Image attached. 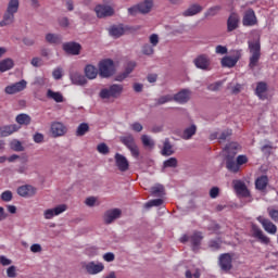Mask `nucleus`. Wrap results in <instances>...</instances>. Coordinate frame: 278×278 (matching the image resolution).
Here are the masks:
<instances>
[{
	"label": "nucleus",
	"mask_w": 278,
	"mask_h": 278,
	"mask_svg": "<svg viewBox=\"0 0 278 278\" xmlns=\"http://www.w3.org/2000/svg\"><path fill=\"white\" fill-rule=\"evenodd\" d=\"M21 8V0H8L7 9L2 15V20L0 21V27H9L15 21L16 14H18V10Z\"/></svg>",
	"instance_id": "obj_1"
},
{
	"label": "nucleus",
	"mask_w": 278,
	"mask_h": 278,
	"mask_svg": "<svg viewBox=\"0 0 278 278\" xmlns=\"http://www.w3.org/2000/svg\"><path fill=\"white\" fill-rule=\"evenodd\" d=\"M125 91V87L121 84H113L109 87L102 88L99 92L102 101H112V99H119Z\"/></svg>",
	"instance_id": "obj_2"
},
{
	"label": "nucleus",
	"mask_w": 278,
	"mask_h": 278,
	"mask_svg": "<svg viewBox=\"0 0 278 278\" xmlns=\"http://www.w3.org/2000/svg\"><path fill=\"white\" fill-rule=\"evenodd\" d=\"M155 3L153 0H143L139 2L137 5H134L131 8H128V14L131 16H136V14H149L152 10Z\"/></svg>",
	"instance_id": "obj_3"
},
{
	"label": "nucleus",
	"mask_w": 278,
	"mask_h": 278,
	"mask_svg": "<svg viewBox=\"0 0 278 278\" xmlns=\"http://www.w3.org/2000/svg\"><path fill=\"white\" fill-rule=\"evenodd\" d=\"M249 50L251 53L249 67L253 71L262 58L260 41H249Z\"/></svg>",
	"instance_id": "obj_4"
},
{
	"label": "nucleus",
	"mask_w": 278,
	"mask_h": 278,
	"mask_svg": "<svg viewBox=\"0 0 278 278\" xmlns=\"http://www.w3.org/2000/svg\"><path fill=\"white\" fill-rule=\"evenodd\" d=\"M98 67L100 77L104 79H108V77H112V75L116 73V68L114 67V61L110 59L100 61Z\"/></svg>",
	"instance_id": "obj_5"
},
{
	"label": "nucleus",
	"mask_w": 278,
	"mask_h": 278,
	"mask_svg": "<svg viewBox=\"0 0 278 278\" xmlns=\"http://www.w3.org/2000/svg\"><path fill=\"white\" fill-rule=\"evenodd\" d=\"M81 268L88 275H99V273H103V270H105V265L99 261L83 262Z\"/></svg>",
	"instance_id": "obj_6"
},
{
	"label": "nucleus",
	"mask_w": 278,
	"mask_h": 278,
	"mask_svg": "<svg viewBox=\"0 0 278 278\" xmlns=\"http://www.w3.org/2000/svg\"><path fill=\"white\" fill-rule=\"evenodd\" d=\"M193 64L200 71H212V59L207 54H199L193 60Z\"/></svg>",
	"instance_id": "obj_7"
},
{
	"label": "nucleus",
	"mask_w": 278,
	"mask_h": 278,
	"mask_svg": "<svg viewBox=\"0 0 278 278\" xmlns=\"http://www.w3.org/2000/svg\"><path fill=\"white\" fill-rule=\"evenodd\" d=\"M203 240V233L195 231L190 237L182 236L180 238V242H191V247L193 251H198L199 247H201V241Z\"/></svg>",
	"instance_id": "obj_8"
},
{
	"label": "nucleus",
	"mask_w": 278,
	"mask_h": 278,
	"mask_svg": "<svg viewBox=\"0 0 278 278\" xmlns=\"http://www.w3.org/2000/svg\"><path fill=\"white\" fill-rule=\"evenodd\" d=\"M27 88V83L25 79H22L17 83L11 84L4 88L5 94H18V92H23Z\"/></svg>",
	"instance_id": "obj_9"
},
{
	"label": "nucleus",
	"mask_w": 278,
	"mask_h": 278,
	"mask_svg": "<svg viewBox=\"0 0 278 278\" xmlns=\"http://www.w3.org/2000/svg\"><path fill=\"white\" fill-rule=\"evenodd\" d=\"M68 210V206L66 204L58 205L53 208H47L43 211V217L46 220H51L54 216H60V214H64Z\"/></svg>",
	"instance_id": "obj_10"
},
{
	"label": "nucleus",
	"mask_w": 278,
	"mask_h": 278,
	"mask_svg": "<svg viewBox=\"0 0 278 278\" xmlns=\"http://www.w3.org/2000/svg\"><path fill=\"white\" fill-rule=\"evenodd\" d=\"M240 58H242V51L237 50L232 56H224L222 59V66L225 68H233V66L238 64Z\"/></svg>",
	"instance_id": "obj_11"
},
{
	"label": "nucleus",
	"mask_w": 278,
	"mask_h": 278,
	"mask_svg": "<svg viewBox=\"0 0 278 278\" xmlns=\"http://www.w3.org/2000/svg\"><path fill=\"white\" fill-rule=\"evenodd\" d=\"M123 214V211L121 208H111L108 210L103 215V220L105 225H112L114 220H118Z\"/></svg>",
	"instance_id": "obj_12"
},
{
	"label": "nucleus",
	"mask_w": 278,
	"mask_h": 278,
	"mask_svg": "<svg viewBox=\"0 0 278 278\" xmlns=\"http://www.w3.org/2000/svg\"><path fill=\"white\" fill-rule=\"evenodd\" d=\"M232 262H233V258H231V254L226 253V254H222L219 256L218 264H219L220 269L224 273H229V270L231 268H233Z\"/></svg>",
	"instance_id": "obj_13"
},
{
	"label": "nucleus",
	"mask_w": 278,
	"mask_h": 278,
	"mask_svg": "<svg viewBox=\"0 0 278 278\" xmlns=\"http://www.w3.org/2000/svg\"><path fill=\"white\" fill-rule=\"evenodd\" d=\"M173 97L176 103L184 105L188 103V101H190V98L192 97V91L190 89H181L179 92H177Z\"/></svg>",
	"instance_id": "obj_14"
},
{
	"label": "nucleus",
	"mask_w": 278,
	"mask_h": 278,
	"mask_svg": "<svg viewBox=\"0 0 278 278\" xmlns=\"http://www.w3.org/2000/svg\"><path fill=\"white\" fill-rule=\"evenodd\" d=\"M256 220L262 224L264 231H266L267 233H270L271 236H275V233H277V225L270 222V219L265 218L264 216H258Z\"/></svg>",
	"instance_id": "obj_15"
},
{
	"label": "nucleus",
	"mask_w": 278,
	"mask_h": 278,
	"mask_svg": "<svg viewBox=\"0 0 278 278\" xmlns=\"http://www.w3.org/2000/svg\"><path fill=\"white\" fill-rule=\"evenodd\" d=\"M114 160L115 166L121 170V173H127V170H129V161L125 155L116 153Z\"/></svg>",
	"instance_id": "obj_16"
},
{
	"label": "nucleus",
	"mask_w": 278,
	"mask_h": 278,
	"mask_svg": "<svg viewBox=\"0 0 278 278\" xmlns=\"http://www.w3.org/2000/svg\"><path fill=\"white\" fill-rule=\"evenodd\" d=\"M50 129L53 138H60L68 131L62 122H53Z\"/></svg>",
	"instance_id": "obj_17"
},
{
	"label": "nucleus",
	"mask_w": 278,
	"mask_h": 278,
	"mask_svg": "<svg viewBox=\"0 0 278 278\" xmlns=\"http://www.w3.org/2000/svg\"><path fill=\"white\" fill-rule=\"evenodd\" d=\"M252 236L253 238H257L261 244H270V238L255 224L252 225Z\"/></svg>",
	"instance_id": "obj_18"
},
{
	"label": "nucleus",
	"mask_w": 278,
	"mask_h": 278,
	"mask_svg": "<svg viewBox=\"0 0 278 278\" xmlns=\"http://www.w3.org/2000/svg\"><path fill=\"white\" fill-rule=\"evenodd\" d=\"M98 18H105L114 15V9L110 5L98 4L94 9Z\"/></svg>",
	"instance_id": "obj_19"
},
{
	"label": "nucleus",
	"mask_w": 278,
	"mask_h": 278,
	"mask_svg": "<svg viewBox=\"0 0 278 278\" xmlns=\"http://www.w3.org/2000/svg\"><path fill=\"white\" fill-rule=\"evenodd\" d=\"M17 194L24 199H29L36 194V188L31 185L21 186L17 188Z\"/></svg>",
	"instance_id": "obj_20"
},
{
	"label": "nucleus",
	"mask_w": 278,
	"mask_h": 278,
	"mask_svg": "<svg viewBox=\"0 0 278 278\" xmlns=\"http://www.w3.org/2000/svg\"><path fill=\"white\" fill-rule=\"evenodd\" d=\"M203 10V7L199 3H192L189 5L188 9H186L182 13L181 16H185L186 18L190 16H197V14H201V11Z\"/></svg>",
	"instance_id": "obj_21"
},
{
	"label": "nucleus",
	"mask_w": 278,
	"mask_h": 278,
	"mask_svg": "<svg viewBox=\"0 0 278 278\" xmlns=\"http://www.w3.org/2000/svg\"><path fill=\"white\" fill-rule=\"evenodd\" d=\"M70 79L74 86H86L88 84V79L79 72H72L70 74Z\"/></svg>",
	"instance_id": "obj_22"
},
{
	"label": "nucleus",
	"mask_w": 278,
	"mask_h": 278,
	"mask_svg": "<svg viewBox=\"0 0 278 278\" xmlns=\"http://www.w3.org/2000/svg\"><path fill=\"white\" fill-rule=\"evenodd\" d=\"M242 23L244 27H253V25H257V17L255 16V12L253 10H248L243 16Z\"/></svg>",
	"instance_id": "obj_23"
},
{
	"label": "nucleus",
	"mask_w": 278,
	"mask_h": 278,
	"mask_svg": "<svg viewBox=\"0 0 278 278\" xmlns=\"http://www.w3.org/2000/svg\"><path fill=\"white\" fill-rule=\"evenodd\" d=\"M134 68H136V62H129L126 65L125 71L122 74L115 76V81H125V79H127V77L134 73Z\"/></svg>",
	"instance_id": "obj_24"
},
{
	"label": "nucleus",
	"mask_w": 278,
	"mask_h": 278,
	"mask_svg": "<svg viewBox=\"0 0 278 278\" xmlns=\"http://www.w3.org/2000/svg\"><path fill=\"white\" fill-rule=\"evenodd\" d=\"M63 50L71 55H79L81 51V45L77 42H66L63 45Z\"/></svg>",
	"instance_id": "obj_25"
},
{
	"label": "nucleus",
	"mask_w": 278,
	"mask_h": 278,
	"mask_svg": "<svg viewBox=\"0 0 278 278\" xmlns=\"http://www.w3.org/2000/svg\"><path fill=\"white\" fill-rule=\"evenodd\" d=\"M21 127H18L16 124L2 126L0 127V138H7V136H12V134H15V131H18Z\"/></svg>",
	"instance_id": "obj_26"
},
{
	"label": "nucleus",
	"mask_w": 278,
	"mask_h": 278,
	"mask_svg": "<svg viewBox=\"0 0 278 278\" xmlns=\"http://www.w3.org/2000/svg\"><path fill=\"white\" fill-rule=\"evenodd\" d=\"M240 23V16L238 13H231L227 21L228 31H233L238 29V24Z\"/></svg>",
	"instance_id": "obj_27"
},
{
	"label": "nucleus",
	"mask_w": 278,
	"mask_h": 278,
	"mask_svg": "<svg viewBox=\"0 0 278 278\" xmlns=\"http://www.w3.org/2000/svg\"><path fill=\"white\" fill-rule=\"evenodd\" d=\"M46 97L47 99H51L52 101H55V103H64V96L60 91H53L51 89H48Z\"/></svg>",
	"instance_id": "obj_28"
},
{
	"label": "nucleus",
	"mask_w": 278,
	"mask_h": 278,
	"mask_svg": "<svg viewBox=\"0 0 278 278\" xmlns=\"http://www.w3.org/2000/svg\"><path fill=\"white\" fill-rule=\"evenodd\" d=\"M125 31H127V29L121 24L114 25L109 29L110 36L113 38H121V36L125 35Z\"/></svg>",
	"instance_id": "obj_29"
},
{
	"label": "nucleus",
	"mask_w": 278,
	"mask_h": 278,
	"mask_svg": "<svg viewBox=\"0 0 278 278\" xmlns=\"http://www.w3.org/2000/svg\"><path fill=\"white\" fill-rule=\"evenodd\" d=\"M161 153H162V155H164V157H169V155L175 154V149L170 144V140L165 139L163 141V149H162Z\"/></svg>",
	"instance_id": "obj_30"
},
{
	"label": "nucleus",
	"mask_w": 278,
	"mask_h": 278,
	"mask_svg": "<svg viewBox=\"0 0 278 278\" xmlns=\"http://www.w3.org/2000/svg\"><path fill=\"white\" fill-rule=\"evenodd\" d=\"M97 75H99V70L94 65H86L85 76L87 79H97Z\"/></svg>",
	"instance_id": "obj_31"
},
{
	"label": "nucleus",
	"mask_w": 278,
	"mask_h": 278,
	"mask_svg": "<svg viewBox=\"0 0 278 278\" xmlns=\"http://www.w3.org/2000/svg\"><path fill=\"white\" fill-rule=\"evenodd\" d=\"M235 190L238 192L241 197H249V189H247V185L240 180L235 181Z\"/></svg>",
	"instance_id": "obj_32"
},
{
	"label": "nucleus",
	"mask_w": 278,
	"mask_h": 278,
	"mask_svg": "<svg viewBox=\"0 0 278 278\" xmlns=\"http://www.w3.org/2000/svg\"><path fill=\"white\" fill-rule=\"evenodd\" d=\"M226 168L230 173H239L240 172V165H238V161L233 160V157H228L226 160Z\"/></svg>",
	"instance_id": "obj_33"
},
{
	"label": "nucleus",
	"mask_w": 278,
	"mask_h": 278,
	"mask_svg": "<svg viewBox=\"0 0 278 278\" xmlns=\"http://www.w3.org/2000/svg\"><path fill=\"white\" fill-rule=\"evenodd\" d=\"M14 68V61L12 59H4L0 61V73H5Z\"/></svg>",
	"instance_id": "obj_34"
},
{
	"label": "nucleus",
	"mask_w": 278,
	"mask_h": 278,
	"mask_svg": "<svg viewBox=\"0 0 278 278\" xmlns=\"http://www.w3.org/2000/svg\"><path fill=\"white\" fill-rule=\"evenodd\" d=\"M197 134V125L192 124L191 126L187 127L181 135L182 140H190L192 136Z\"/></svg>",
	"instance_id": "obj_35"
},
{
	"label": "nucleus",
	"mask_w": 278,
	"mask_h": 278,
	"mask_svg": "<svg viewBox=\"0 0 278 278\" xmlns=\"http://www.w3.org/2000/svg\"><path fill=\"white\" fill-rule=\"evenodd\" d=\"M238 149H240V146L236 142H231L225 148V153H227L228 157H233V155L238 153Z\"/></svg>",
	"instance_id": "obj_36"
},
{
	"label": "nucleus",
	"mask_w": 278,
	"mask_h": 278,
	"mask_svg": "<svg viewBox=\"0 0 278 278\" xmlns=\"http://www.w3.org/2000/svg\"><path fill=\"white\" fill-rule=\"evenodd\" d=\"M46 41H48L49 45H60V42H62V37L60 35L49 33L46 35Z\"/></svg>",
	"instance_id": "obj_37"
},
{
	"label": "nucleus",
	"mask_w": 278,
	"mask_h": 278,
	"mask_svg": "<svg viewBox=\"0 0 278 278\" xmlns=\"http://www.w3.org/2000/svg\"><path fill=\"white\" fill-rule=\"evenodd\" d=\"M255 186L257 190H266L268 186V176H261L256 179Z\"/></svg>",
	"instance_id": "obj_38"
},
{
	"label": "nucleus",
	"mask_w": 278,
	"mask_h": 278,
	"mask_svg": "<svg viewBox=\"0 0 278 278\" xmlns=\"http://www.w3.org/2000/svg\"><path fill=\"white\" fill-rule=\"evenodd\" d=\"M18 125H29L31 123V117L28 114L22 113L15 117Z\"/></svg>",
	"instance_id": "obj_39"
},
{
	"label": "nucleus",
	"mask_w": 278,
	"mask_h": 278,
	"mask_svg": "<svg viewBox=\"0 0 278 278\" xmlns=\"http://www.w3.org/2000/svg\"><path fill=\"white\" fill-rule=\"evenodd\" d=\"M121 142L124 143L128 149L131 147H135L136 144V139L131 135H127L124 137H121Z\"/></svg>",
	"instance_id": "obj_40"
},
{
	"label": "nucleus",
	"mask_w": 278,
	"mask_h": 278,
	"mask_svg": "<svg viewBox=\"0 0 278 278\" xmlns=\"http://www.w3.org/2000/svg\"><path fill=\"white\" fill-rule=\"evenodd\" d=\"M141 142L147 149H153V147H155V141H153L149 135H142Z\"/></svg>",
	"instance_id": "obj_41"
},
{
	"label": "nucleus",
	"mask_w": 278,
	"mask_h": 278,
	"mask_svg": "<svg viewBox=\"0 0 278 278\" xmlns=\"http://www.w3.org/2000/svg\"><path fill=\"white\" fill-rule=\"evenodd\" d=\"M151 192L153 197H164L166 194V190L164 189V186L162 185H156L151 188Z\"/></svg>",
	"instance_id": "obj_42"
},
{
	"label": "nucleus",
	"mask_w": 278,
	"mask_h": 278,
	"mask_svg": "<svg viewBox=\"0 0 278 278\" xmlns=\"http://www.w3.org/2000/svg\"><path fill=\"white\" fill-rule=\"evenodd\" d=\"M179 162L177 157H169L168 160L164 161L163 168H177Z\"/></svg>",
	"instance_id": "obj_43"
},
{
	"label": "nucleus",
	"mask_w": 278,
	"mask_h": 278,
	"mask_svg": "<svg viewBox=\"0 0 278 278\" xmlns=\"http://www.w3.org/2000/svg\"><path fill=\"white\" fill-rule=\"evenodd\" d=\"M187 278H200L201 277V270L199 268H190L186 271Z\"/></svg>",
	"instance_id": "obj_44"
},
{
	"label": "nucleus",
	"mask_w": 278,
	"mask_h": 278,
	"mask_svg": "<svg viewBox=\"0 0 278 278\" xmlns=\"http://www.w3.org/2000/svg\"><path fill=\"white\" fill-rule=\"evenodd\" d=\"M170 101H174V96L172 94L162 96L156 99V105H164V103H170Z\"/></svg>",
	"instance_id": "obj_45"
},
{
	"label": "nucleus",
	"mask_w": 278,
	"mask_h": 278,
	"mask_svg": "<svg viewBox=\"0 0 278 278\" xmlns=\"http://www.w3.org/2000/svg\"><path fill=\"white\" fill-rule=\"evenodd\" d=\"M222 8L220 5H215V7H211L210 9H207V11L204 13V16L207 18L210 16H216V14H218V12H220Z\"/></svg>",
	"instance_id": "obj_46"
},
{
	"label": "nucleus",
	"mask_w": 278,
	"mask_h": 278,
	"mask_svg": "<svg viewBox=\"0 0 278 278\" xmlns=\"http://www.w3.org/2000/svg\"><path fill=\"white\" fill-rule=\"evenodd\" d=\"M141 53H143V55H153V53H155V48L150 43H146L141 48Z\"/></svg>",
	"instance_id": "obj_47"
},
{
	"label": "nucleus",
	"mask_w": 278,
	"mask_h": 278,
	"mask_svg": "<svg viewBox=\"0 0 278 278\" xmlns=\"http://www.w3.org/2000/svg\"><path fill=\"white\" fill-rule=\"evenodd\" d=\"M267 90V86L265 83H258L256 86V94L257 97H260V99H262V97H264V92H266Z\"/></svg>",
	"instance_id": "obj_48"
},
{
	"label": "nucleus",
	"mask_w": 278,
	"mask_h": 278,
	"mask_svg": "<svg viewBox=\"0 0 278 278\" xmlns=\"http://www.w3.org/2000/svg\"><path fill=\"white\" fill-rule=\"evenodd\" d=\"M10 147L13 151H17V152L25 150V148H23V143H21V141L18 140L11 141Z\"/></svg>",
	"instance_id": "obj_49"
},
{
	"label": "nucleus",
	"mask_w": 278,
	"mask_h": 278,
	"mask_svg": "<svg viewBox=\"0 0 278 278\" xmlns=\"http://www.w3.org/2000/svg\"><path fill=\"white\" fill-rule=\"evenodd\" d=\"M88 129H90V127L88 126V124L83 123V124H80V125L78 126L76 134H77V136H86Z\"/></svg>",
	"instance_id": "obj_50"
},
{
	"label": "nucleus",
	"mask_w": 278,
	"mask_h": 278,
	"mask_svg": "<svg viewBox=\"0 0 278 278\" xmlns=\"http://www.w3.org/2000/svg\"><path fill=\"white\" fill-rule=\"evenodd\" d=\"M149 45L151 46V47H157V45H160V35H157V34H152V35H150L149 36Z\"/></svg>",
	"instance_id": "obj_51"
},
{
	"label": "nucleus",
	"mask_w": 278,
	"mask_h": 278,
	"mask_svg": "<svg viewBox=\"0 0 278 278\" xmlns=\"http://www.w3.org/2000/svg\"><path fill=\"white\" fill-rule=\"evenodd\" d=\"M163 203H164V200L155 199L146 203V207H160V205H162Z\"/></svg>",
	"instance_id": "obj_52"
},
{
	"label": "nucleus",
	"mask_w": 278,
	"mask_h": 278,
	"mask_svg": "<svg viewBox=\"0 0 278 278\" xmlns=\"http://www.w3.org/2000/svg\"><path fill=\"white\" fill-rule=\"evenodd\" d=\"M49 80L45 76H38L35 78L34 85L35 86H47Z\"/></svg>",
	"instance_id": "obj_53"
},
{
	"label": "nucleus",
	"mask_w": 278,
	"mask_h": 278,
	"mask_svg": "<svg viewBox=\"0 0 278 278\" xmlns=\"http://www.w3.org/2000/svg\"><path fill=\"white\" fill-rule=\"evenodd\" d=\"M128 150L136 160L140 157V149H138V144L135 143L132 147L128 148Z\"/></svg>",
	"instance_id": "obj_54"
},
{
	"label": "nucleus",
	"mask_w": 278,
	"mask_h": 278,
	"mask_svg": "<svg viewBox=\"0 0 278 278\" xmlns=\"http://www.w3.org/2000/svg\"><path fill=\"white\" fill-rule=\"evenodd\" d=\"M222 87H223V81H217L208 85L207 90H211L212 92H216L220 90Z\"/></svg>",
	"instance_id": "obj_55"
},
{
	"label": "nucleus",
	"mask_w": 278,
	"mask_h": 278,
	"mask_svg": "<svg viewBox=\"0 0 278 278\" xmlns=\"http://www.w3.org/2000/svg\"><path fill=\"white\" fill-rule=\"evenodd\" d=\"M97 149L102 155H108V153H110V148H108V144L105 143H100Z\"/></svg>",
	"instance_id": "obj_56"
},
{
	"label": "nucleus",
	"mask_w": 278,
	"mask_h": 278,
	"mask_svg": "<svg viewBox=\"0 0 278 278\" xmlns=\"http://www.w3.org/2000/svg\"><path fill=\"white\" fill-rule=\"evenodd\" d=\"M64 73V70L62 67H55L52 72V77L53 79H60Z\"/></svg>",
	"instance_id": "obj_57"
},
{
	"label": "nucleus",
	"mask_w": 278,
	"mask_h": 278,
	"mask_svg": "<svg viewBox=\"0 0 278 278\" xmlns=\"http://www.w3.org/2000/svg\"><path fill=\"white\" fill-rule=\"evenodd\" d=\"M267 212H268L269 217L271 218V220H274L275 223H278V210L267 208Z\"/></svg>",
	"instance_id": "obj_58"
},
{
	"label": "nucleus",
	"mask_w": 278,
	"mask_h": 278,
	"mask_svg": "<svg viewBox=\"0 0 278 278\" xmlns=\"http://www.w3.org/2000/svg\"><path fill=\"white\" fill-rule=\"evenodd\" d=\"M1 199L5 202V203H10V201H12V191L7 190L4 192L1 193Z\"/></svg>",
	"instance_id": "obj_59"
},
{
	"label": "nucleus",
	"mask_w": 278,
	"mask_h": 278,
	"mask_svg": "<svg viewBox=\"0 0 278 278\" xmlns=\"http://www.w3.org/2000/svg\"><path fill=\"white\" fill-rule=\"evenodd\" d=\"M85 204L88 206V207H94L97 205V198L94 197H89L85 200Z\"/></svg>",
	"instance_id": "obj_60"
},
{
	"label": "nucleus",
	"mask_w": 278,
	"mask_h": 278,
	"mask_svg": "<svg viewBox=\"0 0 278 278\" xmlns=\"http://www.w3.org/2000/svg\"><path fill=\"white\" fill-rule=\"evenodd\" d=\"M31 66H35V68H40L42 66V60L38 56H35L30 61Z\"/></svg>",
	"instance_id": "obj_61"
},
{
	"label": "nucleus",
	"mask_w": 278,
	"mask_h": 278,
	"mask_svg": "<svg viewBox=\"0 0 278 278\" xmlns=\"http://www.w3.org/2000/svg\"><path fill=\"white\" fill-rule=\"evenodd\" d=\"M7 276L10 278L16 277V266L12 265L7 269Z\"/></svg>",
	"instance_id": "obj_62"
},
{
	"label": "nucleus",
	"mask_w": 278,
	"mask_h": 278,
	"mask_svg": "<svg viewBox=\"0 0 278 278\" xmlns=\"http://www.w3.org/2000/svg\"><path fill=\"white\" fill-rule=\"evenodd\" d=\"M231 136V129H226L219 134V140L224 141L227 140Z\"/></svg>",
	"instance_id": "obj_63"
},
{
	"label": "nucleus",
	"mask_w": 278,
	"mask_h": 278,
	"mask_svg": "<svg viewBox=\"0 0 278 278\" xmlns=\"http://www.w3.org/2000/svg\"><path fill=\"white\" fill-rule=\"evenodd\" d=\"M102 257H103L104 262H114V260L116 258V256L112 252L103 254Z\"/></svg>",
	"instance_id": "obj_64"
}]
</instances>
